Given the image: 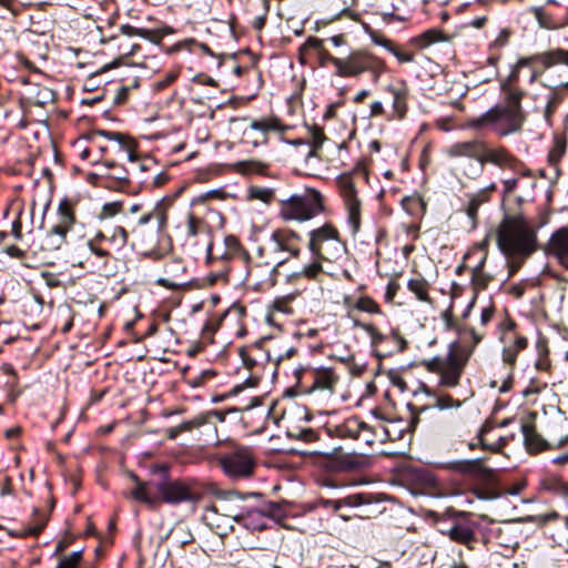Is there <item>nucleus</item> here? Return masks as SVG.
<instances>
[{
  "mask_svg": "<svg viewBox=\"0 0 568 568\" xmlns=\"http://www.w3.org/2000/svg\"><path fill=\"white\" fill-rule=\"evenodd\" d=\"M445 154L449 159H467L459 164L458 170L469 180L479 179L487 164L520 175L530 174V169L507 148L490 144L483 139L455 142L445 149Z\"/></svg>",
  "mask_w": 568,
  "mask_h": 568,
  "instance_id": "1",
  "label": "nucleus"
},
{
  "mask_svg": "<svg viewBox=\"0 0 568 568\" xmlns=\"http://www.w3.org/2000/svg\"><path fill=\"white\" fill-rule=\"evenodd\" d=\"M497 245L508 260L509 275H513L537 251V227L523 214L506 216L497 229Z\"/></svg>",
  "mask_w": 568,
  "mask_h": 568,
  "instance_id": "2",
  "label": "nucleus"
},
{
  "mask_svg": "<svg viewBox=\"0 0 568 568\" xmlns=\"http://www.w3.org/2000/svg\"><path fill=\"white\" fill-rule=\"evenodd\" d=\"M307 248L313 261L300 271L288 274L287 282L290 284H296L303 278L317 280L323 274V261L337 262L346 253V245L339 231L332 222H326L308 232Z\"/></svg>",
  "mask_w": 568,
  "mask_h": 568,
  "instance_id": "3",
  "label": "nucleus"
},
{
  "mask_svg": "<svg viewBox=\"0 0 568 568\" xmlns=\"http://www.w3.org/2000/svg\"><path fill=\"white\" fill-rule=\"evenodd\" d=\"M162 469L164 475L158 481H142L138 476L132 475L135 487L132 489L131 496L134 500L145 504L150 508H156L161 503L178 505L200 500L201 494L194 480L170 478L166 469Z\"/></svg>",
  "mask_w": 568,
  "mask_h": 568,
  "instance_id": "4",
  "label": "nucleus"
},
{
  "mask_svg": "<svg viewBox=\"0 0 568 568\" xmlns=\"http://www.w3.org/2000/svg\"><path fill=\"white\" fill-rule=\"evenodd\" d=\"M524 122L521 100L510 92L508 97L503 95V101L488 111L470 119L468 126L476 130L490 129L499 136H507L520 131Z\"/></svg>",
  "mask_w": 568,
  "mask_h": 568,
  "instance_id": "5",
  "label": "nucleus"
},
{
  "mask_svg": "<svg viewBox=\"0 0 568 568\" xmlns=\"http://www.w3.org/2000/svg\"><path fill=\"white\" fill-rule=\"evenodd\" d=\"M154 217L163 220L161 212H148L140 216L135 224L126 215H122L118 221H105L97 232L98 239L105 241L110 248L120 251L129 244L132 236L131 245L134 246L145 241L144 226Z\"/></svg>",
  "mask_w": 568,
  "mask_h": 568,
  "instance_id": "6",
  "label": "nucleus"
},
{
  "mask_svg": "<svg viewBox=\"0 0 568 568\" xmlns=\"http://www.w3.org/2000/svg\"><path fill=\"white\" fill-rule=\"evenodd\" d=\"M535 63H539L544 69H550L559 64L568 67V50L557 48L518 59L509 75L500 84L503 95L508 97V93L511 92L523 100L525 92L517 85L519 72L523 68L532 67Z\"/></svg>",
  "mask_w": 568,
  "mask_h": 568,
  "instance_id": "7",
  "label": "nucleus"
},
{
  "mask_svg": "<svg viewBox=\"0 0 568 568\" xmlns=\"http://www.w3.org/2000/svg\"><path fill=\"white\" fill-rule=\"evenodd\" d=\"M301 236L297 232L281 227L271 232L268 237L257 244L261 251L276 266L284 265L291 257H297L301 253Z\"/></svg>",
  "mask_w": 568,
  "mask_h": 568,
  "instance_id": "8",
  "label": "nucleus"
},
{
  "mask_svg": "<svg viewBox=\"0 0 568 568\" xmlns=\"http://www.w3.org/2000/svg\"><path fill=\"white\" fill-rule=\"evenodd\" d=\"M444 468L457 473L470 480L489 486L487 489H477L479 499H495L498 493L494 488L497 483V471L485 465L483 459H459L446 463Z\"/></svg>",
  "mask_w": 568,
  "mask_h": 568,
  "instance_id": "9",
  "label": "nucleus"
},
{
  "mask_svg": "<svg viewBox=\"0 0 568 568\" xmlns=\"http://www.w3.org/2000/svg\"><path fill=\"white\" fill-rule=\"evenodd\" d=\"M101 135L110 141H114L121 153L128 159L131 189L135 192L139 189L149 186V176L146 172L154 166L151 159H139L134 152L135 144L126 135L118 132L101 131Z\"/></svg>",
  "mask_w": 568,
  "mask_h": 568,
  "instance_id": "10",
  "label": "nucleus"
},
{
  "mask_svg": "<svg viewBox=\"0 0 568 568\" xmlns=\"http://www.w3.org/2000/svg\"><path fill=\"white\" fill-rule=\"evenodd\" d=\"M324 211V197L314 189L301 195H292L281 202L280 216L284 221L305 222Z\"/></svg>",
  "mask_w": 568,
  "mask_h": 568,
  "instance_id": "11",
  "label": "nucleus"
},
{
  "mask_svg": "<svg viewBox=\"0 0 568 568\" xmlns=\"http://www.w3.org/2000/svg\"><path fill=\"white\" fill-rule=\"evenodd\" d=\"M334 432L339 438L357 440L368 448H372L376 443L393 439L388 427L383 425L371 427L356 416L346 418L342 424L336 425Z\"/></svg>",
  "mask_w": 568,
  "mask_h": 568,
  "instance_id": "12",
  "label": "nucleus"
},
{
  "mask_svg": "<svg viewBox=\"0 0 568 568\" xmlns=\"http://www.w3.org/2000/svg\"><path fill=\"white\" fill-rule=\"evenodd\" d=\"M337 62L335 74L341 78H357L364 72H369L374 81H377L385 71V63L379 58L366 51H352L347 57Z\"/></svg>",
  "mask_w": 568,
  "mask_h": 568,
  "instance_id": "13",
  "label": "nucleus"
},
{
  "mask_svg": "<svg viewBox=\"0 0 568 568\" xmlns=\"http://www.w3.org/2000/svg\"><path fill=\"white\" fill-rule=\"evenodd\" d=\"M240 266L244 270L243 282L253 287H262L273 283V277L278 268L258 246L252 253H247V258L244 257Z\"/></svg>",
  "mask_w": 568,
  "mask_h": 568,
  "instance_id": "14",
  "label": "nucleus"
},
{
  "mask_svg": "<svg viewBox=\"0 0 568 568\" xmlns=\"http://www.w3.org/2000/svg\"><path fill=\"white\" fill-rule=\"evenodd\" d=\"M338 194L346 214V223L353 235L357 234L362 225L363 200L351 175L342 174L336 179Z\"/></svg>",
  "mask_w": 568,
  "mask_h": 568,
  "instance_id": "15",
  "label": "nucleus"
},
{
  "mask_svg": "<svg viewBox=\"0 0 568 568\" xmlns=\"http://www.w3.org/2000/svg\"><path fill=\"white\" fill-rule=\"evenodd\" d=\"M219 465L227 477L245 479L254 474L256 458L251 447L235 446L219 457Z\"/></svg>",
  "mask_w": 568,
  "mask_h": 568,
  "instance_id": "16",
  "label": "nucleus"
},
{
  "mask_svg": "<svg viewBox=\"0 0 568 568\" xmlns=\"http://www.w3.org/2000/svg\"><path fill=\"white\" fill-rule=\"evenodd\" d=\"M296 376L298 381L308 379L310 385L305 386V392L318 399L331 398L339 382V376L329 367L296 369Z\"/></svg>",
  "mask_w": 568,
  "mask_h": 568,
  "instance_id": "17",
  "label": "nucleus"
},
{
  "mask_svg": "<svg viewBox=\"0 0 568 568\" xmlns=\"http://www.w3.org/2000/svg\"><path fill=\"white\" fill-rule=\"evenodd\" d=\"M174 232L183 245L193 246L200 237L210 234V225L202 215L189 209L180 214L174 224Z\"/></svg>",
  "mask_w": 568,
  "mask_h": 568,
  "instance_id": "18",
  "label": "nucleus"
},
{
  "mask_svg": "<svg viewBox=\"0 0 568 568\" xmlns=\"http://www.w3.org/2000/svg\"><path fill=\"white\" fill-rule=\"evenodd\" d=\"M58 220L48 233L49 240H51L52 248L58 250L65 243V237L69 231L72 230L75 223V215L73 205L70 201L63 200L58 206Z\"/></svg>",
  "mask_w": 568,
  "mask_h": 568,
  "instance_id": "19",
  "label": "nucleus"
},
{
  "mask_svg": "<svg viewBox=\"0 0 568 568\" xmlns=\"http://www.w3.org/2000/svg\"><path fill=\"white\" fill-rule=\"evenodd\" d=\"M285 126L276 116H262L250 121L243 130V135L251 140L253 145L257 146L267 142V135L271 132L283 131Z\"/></svg>",
  "mask_w": 568,
  "mask_h": 568,
  "instance_id": "20",
  "label": "nucleus"
},
{
  "mask_svg": "<svg viewBox=\"0 0 568 568\" xmlns=\"http://www.w3.org/2000/svg\"><path fill=\"white\" fill-rule=\"evenodd\" d=\"M276 507L268 505L261 508H244L239 525L251 531L268 529L274 520Z\"/></svg>",
  "mask_w": 568,
  "mask_h": 568,
  "instance_id": "21",
  "label": "nucleus"
},
{
  "mask_svg": "<svg viewBox=\"0 0 568 568\" xmlns=\"http://www.w3.org/2000/svg\"><path fill=\"white\" fill-rule=\"evenodd\" d=\"M385 92L392 97V113L388 120H403L408 110L409 87L405 80L394 81L385 87Z\"/></svg>",
  "mask_w": 568,
  "mask_h": 568,
  "instance_id": "22",
  "label": "nucleus"
},
{
  "mask_svg": "<svg viewBox=\"0 0 568 568\" xmlns=\"http://www.w3.org/2000/svg\"><path fill=\"white\" fill-rule=\"evenodd\" d=\"M314 55L320 67L325 68L328 63L337 70V62L341 58L332 55L324 47V40L310 37L300 48V61L305 64L306 58Z\"/></svg>",
  "mask_w": 568,
  "mask_h": 568,
  "instance_id": "23",
  "label": "nucleus"
},
{
  "mask_svg": "<svg viewBox=\"0 0 568 568\" xmlns=\"http://www.w3.org/2000/svg\"><path fill=\"white\" fill-rule=\"evenodd\" d=\"M547 253L568 270V226L557 229L549 237Z\"/></svg>",
  "mask_w": 568,
  "mask_h": 568,
  "instance_id": "24",
  "label": "nucleus"
},
{
  "mask_svg": "<svg viewBox=\"0 0 568 568\" xmlns=\"http://www.w3.org/2000/svg\"><path fill=\"white\" fill-rule=\"evenodd\" d=\"M202 519L204 524L220 537H226L234 529V523L221 514L213 505L207 506Z\"/></svg>",
  "mask_w": 568,
  "mask_h": 568,
  "instance_id": "25",
  "label": "nucleus"
},
{
  "mask_svg": "<svg viewBox=\"0 0 568 568\" xmlns=\"http://www.w3.org/2000/svg\"><path fill=\"white\" fill-rule=\"evenodd\" d=\"M372 499L369 495L366 494H353L339 499H324L321 498L318 500V506L325 509H329L333 513H338L345 508L354 509L359 508L365 505H371Z\"/></svg>",
  "mask_w": 568,
  "mask_h": 568,
  "instance_id": "26",
  "label": "nucleus"
},
{
  "mask_svg": "<svg viewBox=\"0 0 568 568\" xmlns=\"http://www.w3.org/2000/svg\"><path fill=\"white\" fill-rule=\"evenodd\" d=\"M528 346V339L524 335L509 333L505 334L504 337V347H503V362L507 366H509L510 371L514 369L518 354L526 349Z\"/></svg>",
  "mask_w": 568,
  "mask_h": 568,
  "instance_id": "27",
  "label": "nucleus"
},
{
  "mask_svg": "<svg viewBox=\"0 0 568 568\" xmlns=\"http://www.w3.org/2000/svg\"><path fill=\"white\" fill-rule=\"evenodd\" d=\"M464 364L455 355H449L447 361L440 366L439 385L445 387H455L459 384L460 376L463 374Z\"/></svg>",
  "mask_w": 568,
  "mask_h": 568,
  "instance_id": "28",
  "label": "nucleus"
},
{
  "mask_svg": "<svg viewBox=\"0 0 568 568\" xmlns=\"http://www.w3.org/2000/svg\"><path fill=\"white\" fill-rule=\"evenodd\" d=\"M168 277H159L155 283L169 290H178L187 284L185 278V266L179 261H172L165 264Z\"/></svg>",
  "mask_w": 568,
  "mask_h": 568,
  "instance_id": "29",
  "label": "nucleus"
},
{
  "mask_svg": "<svg viewBox=\"0 0 568 568\" xmlns=\"http://www.w3.org/2000/svg\"><path fill=\"white\" fill-rule=\"evenodd\" d=\"M331 467L336 471H352L365 467L364 454L336 452L329 460Z\"/></svg>",
  "mask_w": 568,
  "mask_h": 568,
  "instance_id": "30",
  "label": "nucleus"
},
{
  "mask_svg": "<svg viewBox=\"0 0 568 568\" xmlns=\"http://www.w3.org/2000/svg\"><path fill=\"white\" fill-rule=\"evenodd\" d=\"M307 145L310 148L306 154V161L308 162L312 158H318V151L322 149L324 142L326 141V136L324 134V130L318 125L307 126ZM287 143L292 145H305L301 139L287 141Z\"/></svg>",
  "mask_w": 568,
  "mask_h": 568,
  "instance_id": "31",
  "label": "nucleus"
},
{
  "mask_svg": "<svg viewBox=\"0 0 568 568\" xmlns=\"http://www.w3.org/2000/svg\"><path fill=\"white\" fill-rule=\"evenodd\" d=\"M243 314V308L241 306L233 305L229 310H226L223 314L219 316H213L206 321L202 328V334L204 338L211 337L214 332L223 325L226 321H239Z\"/></svg>",
  "mask_w": 568,
  "mask_h": 568,
  "instance_id": "32",
  "label": "nucleus"
},
{
  "mask_svg": "<svg viewBox=\"0 0 568 568\" xmlns=\"http://www.w3.org/2000/svg\"><path fill=\"white\" fill-rule=\"evenodd\" d=\"M344 305L347 307L348 313L356 310L371 315H384L379 304L367 295H359L357 297L345 296Z\"/></svg>",
  "mask_w": 568,
  "mask_h": 568,
  "instance_id": "33",
  "label": "nucleus"
},
{
  "mask_svg": "<svg viewBox=\"0 0 568 568\" xmlns=\"http://www.w3.org/2000/svg\"><path fill=\"white\" fill-rule=\"evenodd\" d=\"M88 247L92 254H94L97 257L103 260L102 270L101 272L109 276L112 273V267L109 266L110 262H114L115 258L112 256L111 251L113 248H110L108 246L106 242L98 239V234L90 239L88 241Z\"/></svg>",
  "mask_w": 568,
  "mask_h": 568,
  "instance_id": "34",
  "label": "nucleus"
},
{
  "mask_svg": "<svg viewBox=\"0 0 568 568\" xmlns=\"http://www.w3.org/2000/svg\"><path fill=\"white\" fill-rule=\"evenodd\" d=\"M486 255L483 256V258L479 261V263L473 268L471 272V284L475 291V295L471 298L470 303L468 304L466 312L464 316H467L470 308L474 306L477 297V292L483 291L487 288L489 283L493 280V276L484 272V265L486 262Z\"/></svg>",
  "mask_w": 568,
  "mask_h": 568,
  "instance_id": "35",
  "label": "nucleus"
},
{
  "mask_svg": "<svg viewBox=\"0 0 568 568\" xmlns=\"http://www.w3.org/2000/svg\"><path fill=\"white\" fill-rule=\"evenodd\" d=\"M497 190L495 182L490 183L484 189H480L476 193L471 194L466 205V214L471 221H475L478 214V209L481 204L486 203L490 199V193Z\"/></svg>",
  "mask_w": 568,
  "mask_h": 568,
  "instance_id": "36",
  "label": "nucleus"
},
{
  "mask_svg": "<svg viewBox=\"0 0 568 568\" xmlns=\"http://www.w3.org/2000/svg\"><path fill=\"white\" fill-rule=\"evenodd\" d=\"M225 252L221 256L225 260H231L234 264H239L244 257L247 258L248 251L242 245L240 240L234 235H226L224 237Z\"/></svg>",
  "mask_w": 568,
  "mask_h": 568,
  "instance_id": "37",
  "label": "nucleus"
},
{
  "mask_svg": "<svg viewBox=\"0 0 568 568\" xmlns=\"http://www.w3.org/2000/svg\"><path fill=\"white\" fill-rule=\"evenodd\" d=\"M106 172L105 176L110 180H113L118 187L121 190L131 189L130 183V173L128 172V166H122L114 162H105Z\"/></svg>",
  "mask_w": 568,
  "mask_h": 568,
  "instance_id": "38",
  "label": "nucleus"
},
{
  "mask_svg": "<svg viewBox=\"0 0 568 568\" xmlns=\"http://www.w3.org/2000/svg\"><path fill=\"white\" fill-rule=\"evenodd\" d=\"M521 433L526 448L531 453H538L546 448V442L537 433L535 426L530 423L521 425Z\"/></svg>",
  "mask_w": 568,
  "mask_h": 568,
  "instance_id": "39",
  "label": "nucleus"
},
{
  "mask_svg": "<svg viewBox=\"0 0 568 568\" xmlns=\"http://www.w3.org/2000/svg\"><path fill=\"white\" fill-rule=\"evenodd\" d=\"M567 151V138L566 135H555L551 148L548 152V163L557 168L565 156Z\"/></svg>",
  "mask_w": 568,
  "mask_h": 568,
  "instance_id": "40",
  "label": "nucleus"
},
{
  "mask_svg": "<svg viewBox=\"0 0 568 568\" xmlns=\"http://www.w3.org/2000/svg\"><path fill=\"white\" fill-rule=\"evenodd\" d=\"M448 536L452 540L467 545H469L475 541L476 536L475 531L467 525L463 524H456L448 530Z\"/></svg>",
  "mask_w": 568,
  "mask_h": 568,
  "instance_id": "41",
  "label": "nucleus"
},
{
  "mask_svg": "<svg viewBox=\"0 0 568 568\" xmlns=\"http://www.w3.org/2000/svg\"><path fill=\"white\" fill-rule=\"evenodd\" d=\"M221 514L239 524L245 507L239 505V500H222L213 505Z\"/></svg>",
  "mask_w": 568,
  "mask_h": 568,
  "instance_id": "42",
  "label": "nucleus"
},
{
  "mask_svg": "<svg viewBox=\"0 0 568 568\" xmlns=\"http://www.w3.org/2000/svg\"><path fill=\"white\" fill-rule=\"evenodd\" d=\"M408 290L422 302H430L428 283L422 276L410 278L407 283Z\"/></svg>",
  "mask_w": 568,
  "mask_h": 568,
  "instance_id": "43",
  "label": "nucleus"
},
{
  "mask_svg": "<svg viewBox=\"0 0 568 568\" xmlns=\"http://www.w3.org/2000/svg\"><path fill=\"white\" fill-rule=\"evenodd\" d=\"M121 31H122L123 34H125L128 37L138 36V37L148 39V40L153 41V42H158L162 38V36H161V33L159 31L150 30V29H143V28H135V27L130 26V24L122 26L121 27Z\"/></svg>",
  "mask_w": 568,
  "mask_h": 568,
  "instance_id": "44",
  "label": "nucleus"
},
{
  "mask_svg": "<svg viewBox=\"0 0 568 568\" xmlns=\"http://www.w3.org/2000/svg\"><path fill=\"white\" fill-rule=\"evenodd\" d=\"M403 209L410 215H423L426 210V204L419 195L405 196L402 200Z\"/></svg>",
  "mask_w": 568,
  "mask_h": 568,
  "instance_id": "45",
  "label": "nucleus"
},
{
  "mask_svg": "<svg viewBox=\"0 0 568 568\" xmlns=\"http://www.w3.org/2000/svg\"><path fill=\"white\" fill-rule=\"evenodd\" d=\"M236 166L243 174L265 175L268 170V165L266 163L256 160L241 161Z\"/></svg>",
  "mask_w": 568,
  "mask_h": 568,
  "instance_id": "46",
  "label": "nucleus"
},
{
  "mask_svg": "<svg viewBox=\"0 0 568 568\" xmlns=\"http://www.w3.org/2000/svg\"><path fill=\"white\" fill-rule=\"evenodd\" d=\"M434 398V407L440 410L457 409L463 405V400L456 399L449 394L438 393Z\"/></svg>",
  "mask_w": 568,
  "mask_h": 568,
  "instance_id": "47",
  "label": "nucleus"
},
{
  "mask_svg": "<svg viewBox=\"0 0 568 568\" xmlns=\"http://www.w3.org/2000/svg\"><path fill=\"white\" fill-rule=\"evenodd\" d=\"M442 40V33L440 31L438 30H435V29H430V30H427L425 32H423L422 34H419L418 37L414 38L413 39V42L424 49V48H427L428 45L437 42V41H440Z\"/></svg>",
  "mask_w": 568,
  "mask_h": 568,
  "instance_id": "48",
  "label": "nucleus"
},
{
  "mask_svg": "<svg viewBox=\"0 0 568 568\" xmlns=\"http://www.w3.org/2000/svg\"><path fill=\"white\" fill-rule=\"evenodd\" d=\"M121 210L122 203L119 201L105 203L99 214L100 222L104 223L105 221H111L110 219L118 215Z\"/></svg>",
  "mask_w": 568,
  "mask_h": 568,
  "instance_id": "49",
  "label": "nucleus"
},
{
  "mask_svg": "<svg viewBox=\"0 0 568 568\" xmlns=\"http://www.w3.org/2000/svg\"><path fill=\"white\" fill-rule=\"evenodd\" d=\"M82 560V550H77L68 556L62 557L57 568H78Z\"/></svg>",
  "mask_w": 568,
  "mask_h": 568,
  "instance_id": "50",
  "label": "nucleus"
},
{
  "mask_svg": "<svg viewBox=\"0 0 568 568\" xmlns=\"http://www.w3.org/2000/svg\"><path fill=\"white\" fill-rule=\"evenodd\" d=\"M538 358L535 363L537 371L547 372L550 368V359L548 357V348L545 344H538Z\"/></svg>",
  "mask_w": 568,
  "mask_h": 568,
  "instance_id": "51",
  "label": "nucleus"
},
{
  "mask_svg": "<svg viewBox=\"0 0 568 568\" xmlns=\"http://www.w3.org/2000/svg\"><path fill=\"white\" fill-rule=\"evenodd\" d=\"M537 20L540 24V27L548 29V30H559L564 29L565 26H561V18L559 19H552L546 14H544L540 10L536 13Z\"/></svg>",
  "mask_w": 568,
  "mask_h": 568,
  "instance_id": "52",
  "label": "nucleus"
},
{
  "mask_svg": "<svg viewBox=\"0 0 568 568\" xmlns=\"http://www.w3.org/2000/svg\"><path fill=\"white\" fill-rule=\"evenodd\" d=\"M341 362L346 364L348 372L353 376H361L366 369V365L363 363H356L353 355L341 357Z\"/></svg>",
  "mask_w": 568,
  "mask_h": 568,
  "instance_id": "53",
  "label": "nucleus"
},
{
  "mask_svg": "<svg viewBox=\"0 0 568 568\" xmlns=\"http://www.w3.org/2000/svg\"><path fill=\"white\" fill-rule=\"evenodd\" d=\"M36 516H40V518H37L34 523L26 528V535L28 536H37L39 535L47 524V517L43 514H40L38 509L34 510Z\"/></svg>",
  "mask_w": 568,
  "mask_h": 568,
  "instance_id": "54",
  "label": "nucleus"
},
{
  "mask_svg": "<svg viewBox=\"0 0 568 568\" xmlns=\"http://www.w3.org/2000/svg\"><path fill=\"white\" fill-rule=\"evenodd\" d=\"M292 296H286L282 298H276L272 304V310L274 312L283 313V314H292L293 307L291 305Z\"/></svg>",
  "mask_w": 568,
  "mask_h": 568,
  "instance_id": "55",
  "label": "nucleus"
},
{
  "mask_svg": "<svg viewBox=\"0 0 568 568\" xmlns=\"http://www.w3.org/2000/svg\"><path fill=\"white\" fill-rule=\"evenodd\" d=\"M250 197L268 203L273 197V191L265 187H251Z\"/></svg>",
  "mask_w": 568,
  "mask_h": 568,
  "instance_id": "56",
  "label": "nucleus"
},
{
  "mask_svg": "<svg viewBox=\"0 0 568 568\" xmlns=\"http://www.w3.org/2000/svg\"><path fill=\"white\" fill-rule=\"evenodd\" d=\"M180 72L178 70L169 71L162 79L158 80L154 83V88L156 90H163L166 87L171 85L179 77Z\"/></svg>",
  "mask_w": 568,
  "mask_h": 568,
  "instance_id": "57",
  "label": "nucleus"
},
{
  "mask_svg": "<svg viewBox=\"0 0 568 568\" xmlns=\"http://www.w3.org/2000/svg\"><path fill=\"white\" fill-rule=\"evenodd\" d=\"M511 173L514 174L513 178L503 180V186H504L503 187V195L504 196H508L509 194L515 192V190L518 186V181H519V178L521 175L520 174H516L514 172H511ZM530 175H531V173L528 176H530Z\"/></svg>",
  "mask_w": 568,
  "mask_h": 568,
  "instance_id": "58",
  "label": "nucleus"
},
{
  "mask_svg": "<svg viewBox=\"0 0 568 568\" xmlns=\"http://www.w3.org/2000/svg\"><path fill=\"white\" fill-rule=\"evenodd\" d=\"M353 327L365 332L367 334V336L369 337V339L373 338V336L379 332V329L377 328V326L375 324H373L371 322H362L359 320L353 321Z\"/></svg>",
  "mask_w": 568,
  "mask_h": 568,
  "instance_id": "59",
  "label": "nucleus"
},
{
  "mask_svg": "<svg viewBox=\"0 0 568 568\" xmlns=\"http://www.w3.org/2000/svg\"><path fill=\"white\" fill-rule=\"evenodd\" d=\"M510 38V31L508 29H503L497 34L496 39L490 43V49H501L508 42Z\"/></svg>",
  "mask_w": 568,
  "mask_h": 568,
  "instance_id": "60",
  "label": "nucleus"
},
{
  "mask_svg": "<svg viewBox=\"0 0 568 568\" xmlns=\"http://www.w3.org/2000/svg\"><path fill=\"white\" fill-rule=\"evenodd\" d=\"M399 290V284L395 281L388 282L385 291V302L392 303L394 301L395 295L397 294Z\"/></svg>",
  "mask_w": 568,
  "mask_h": 568,
  "instance_id": "61",
  "label": "nucleus"
},
{
  "mask_svg": "<svg viewBox=\"0 0 568 568\" xmlns=\"http://www.w3.org/2000/svg\"><path fill=\"white\" fill-rule=\"evenodd\" d=\"M483 9H484V12L481 14H479L478 17L471 19L468 22V26H470L475 29H481L486 26V23L488 21V11L485 8H483Z\"/></svg>",
  "mask_w": 568,
  "mask_h": 568,
  "instance_id": "62",
  "label": "nucleus"
},
{
  "mask_svg": "<svg viewBox=\"0 0 568 568\" xmlns=\"http://www.w3.org/2000/svg\"><path fill=\"white\" fill-rule=\"evenodd\" d=\"M384 115H386V110L384 108V104L381 101H374L369 108V116L376 118V116H384Z\"/></svg>",
  "mask_w": 568,
  "mask_h": 568,
  "instance_id": "63",
  "label": "nucleus"
},
{
  "mask_svg": "<svg viewBox=\"0 0 568 568\" xmlns=\"http://www.w3.org/2000/svg\"><path fill=\"white\" fill-rule=\"evenodd\" d=\"M494 313H495V307L493 305L485 306L481 310L480 324L483 326H486L493 320Z\"/></svg>",
  "mask_w": 568,
  "mask_h": 568,
  "instance_id": "64",
  "label": "nucleus"
}]
</instances>
